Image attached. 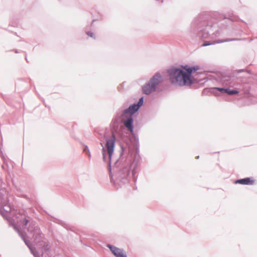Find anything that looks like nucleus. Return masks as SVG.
Masks as SVG:
<instances>
[{"label":"nucleus","instance_id":"obj_10","mask_svg":"<svg viewBox=\"0 0 257 257\" xmlns=\"http://www.w3.org/2000/svg\"><path fill=\"white\" fill-rule=\"evenodd\" d=\"M235 184H239L241 185H251L254 183V180L252 178L246 177L242 179H237L235 181Z\"/></svg>","mask_w":257,"mask_h":257},{"label":"nucleus","instance_id":"obj_24","mask_svg":"<svg viewBox=\"0 0 257 257\" xmlns=\"http://www.w3.org/2000/svg\"><path fill=\"white\" fill-rule=\"evenodd\" d=\"M233 33L235 34V35H240L241 34V31L240 30H238V31L237 32H233Z\"/></svg>","mask_w":257,"mask_h":257},{"label":"nucleus","instance_id":"obj_6","mask_svg":"<svg viewBox=\"0 0 257 257\" xmlns=\"http://www.w3.org/2000/svg\"><path fill=\"white\" fill-rule=\"evenodd\" d=\"M106 246L115 257H127L125 252H123V249L118 248L110 244H107Z\"/></svg>","mask_w":257,"mask_h":257},{"label":"nucleus","instance_id":"obj_7","mask_svg":"<svg viewBox=\"0 0 257 257\" xmlns=\"http://www.w3.org/2000/svg\"><path fill=\"white\" fill-rule=\"evenodd\" d=\"M235 77L230 75H222L220 78V82L224 85H229L232 87L235 85L234 82Z\"/></svg>","mask_w":257,"mask_h":257},{"label":"nucleus","instance_id":"obj_15","mask_svg":"<svg viewBox=\"0 0 257 257\" xmlns=\"http://www.w3.org/2000/svg\"><path fill=\"white\" fill-rule=\"evenodd\" d=\"M12 209L10 207L9 211H11ZM9 211L6 210L4 207H0V214L4 218L7 219V215L5 212H8Z\"/></svg>","mask_w":257,"mask_h":257},{"label":"nucleus","instance_id":"obj_3","mask_svg":"<svg viewBox=\"0 0 257 257\" xmlns=\"http://www.w3.org/2000/svg\"><path fill=\"white\" fill-rule=\"evenodd\" d=\"M208 15L206 13L201 14L199 17V22L197 24L199 30L198 36L202 39H206L210 36H217L219 35L218 30L215 25L207 20Z\"/></svg>","mask_w":257,"mask_h":257},{"label":"nucleus","instance_id":"obj_30","mask_svg":"<svg viewBox=\"0 0 257 257\" xmlns=\"http://www.w3.org/2000/svg\"><path fill=\"white\" fill-rule=\"evenodd\" d=\"M196 158H197V159H198V158H199V156H197V157H196Z\"/></svg>","mask_w":257,"mask_h":257},{"label":"nucleus","instance_id":"obj_12","mask_svg":"<svg viewBox=\"0 0 257 257\" xmlns=\"http://www.w3.org/2000/svg\"><path fill=\"white\" fill-rule=\"evenodd\" d=\"M227 91V87H216L211 88V92L214 93L215 95H218L219 94H226Z\"/></svg>","mask_w":257,"mask_h":257},{"label":"nucleus","instance_id":"obj_20","mask_svg":"<svg viewBox=\"0 0 257 257\" xmlns=\"http://www.w3.org/2000/svg\"><path fill=\"white\" fill-rule=\"evenodd\" d=\"M29 222V220L27 218H25L22 221V223L24 226H27Z\"/></svg>","mask_w":257,"mask_h":257},{"label":"nucleus","instance_id":"obj_9","mask_svg":"<svg viewBox=\"0 0 257 257\" xmlns=\"http://www.w3.org/2000/svg\"><path fill=\"white\" fill-rule=\"evenodd\" d=\"M240 40H241V39H239V38H233V39H226L222 40H220V41H213L212 42L205 41L201 45V46L205 47V46H208L211 45H214L215 44H218V43H220L227 42H230V41H240Z\"/></svg>","mask_w":257,"mask_h":257},{"label":"nucleus","instance_id":"obj_17","mask_svg":"<svg viewBox=\"0 0 257 257\" xmlns=\"http://www.w3.org/2000/svg\"><path fill=\"white\" fill-rule=\"evenodd\" d=\"M29 249L34 257H40L38 251H37L35 248H34L32 246H31Z\"/></svg>","mask_w":257,"mask_h":257},{"label":"nucleus","instance_id":"obj_2","mask_svg":"<svg viewBox=\"0 0 257 257\" xmlns=\"http://www.w3.org/2000/svg\"><path fill=\"white\" fill-rule=\"evenodd\" d=\"M171 83L179 86L193 85V66L181 65L172 66L167 70Z\"/></svg>","mask_w":257,"mask_h":257},{"label":"nucleus","instance_id":"obj_28","mask_svg":"<svg viewBox=\"0 0 257 257\" xmlns=\"http://www.w3.org/2000/svg\"><path fill=\"white\" fill-rule=\"evenodd\" d=\"M157 1H160L161 3H163V0H156Z\"/></svg>","mask_w":257,"mask_h":257},{"label":"nucleus","instance_id":"obj_18","mask_svg":"<svg viewBox=\"0 0 257 257\" xmlns=\"http://www.w3.org/2000/svg\"><path fill=\"white\" fill-rule=\"evenodd\" d=\"M83 152L85 153L86 155H87L89 158L91 157L90 152L87 146H84V148H83Z\"/></svg>","mask_w":257,"mask_h":257},{"label":"nucleus","instance_id":"obj_4","mask_svg":"<svg viewBox=\"0 0 257 257\" xmlns=\"http://www.w3.org/2000/svg\"><path fill=\"white\" fill-rule=\"evenodd\" d=\"M163 82V77L159 72H157L150 80L142 87V91L145 95H150L156 91L159 84Z\"/></svg>","mask_w":257,"mask_h":257},{"label":"nucleus","instance_id":"obj_16","mask_svg":"<svg viewBox=\"0 0 257 257\" xmlns=\"http://www.w3.org/2000/svg\"><path fill=\"white\" fill-rule=\"evenodd\" d=\"M52 217L54 219V220H52V221L54 222H55L57 224H59L64 227H65V225H67V224L63 220H61L60 219H57L56 218L53 217L52 216Z\"/></svg>","mask_w":257,"mask_h":257},{"label":"nucleus","instance_id":"obj_27","mask_svg":"<svg viewBox=\"0 0 257 257\" xmlns=\"http://www.w3.org/2000/svg\"><path fill=\"white\" fill-rule=\"evenodd\" d=\"M25 59H26V61L27 62H29V61L28 60V58H27V55H26V56H25Z\"/></svg>","mask_w":257,"mask_h":257},{"label":"nucleus","instance_id":"obj_14","mask_svg":"<svg viewBox=\"0 0 257 257\" xmlns=\"http://www.w3.org/2000/svg\"><path fill=\"white\" fill-rule=\"evenodd\" d=\"M239 91L237 89H231L229 87H227V91L226 94L228 95H233L238 94Z\"/></svg>","mask_w":257,"mask_h":257},{"label":"nucleus","instance_id":"obj_29","mask_svg":"<svg viewBox=\"0 0 257 257\" xmlns=\"http://www.w3.org/2000/svg\"><path fill=\"white\" fill-rule=\"evenodd\" d=\"M248 73H249V71H246Z\"/></svg>","mask_w":257,"mask_h":257},{"label":"nucleus","instance_id":"obj_23","mask_svg":"<svg viewBox=\"0 0 257 257\" xmlns=\"http://www.w3.org/2000/svg\"><path fill=\"white\" fill-rule=\"evenodd\" d=\"M246 71V70L244 69H238V70H236L235 71V72H236L237 73H240L241 72H245Z\"/></svg>","mask_w":257,"mask_h":257},{"label":"nucleus","instance_id":"obj_22","mask_svg":"<svg viewBox=\"0 0 257 257\" xmlns=\"http://www.w3.org/2000/svg\"><path fill=\"white\" fill-rule=\"evenodd\" d=\"M14 229L15 231H16L19 233V235H20V233H23L22 232H21L20 231V230L19 228V227H18V226L15 224L14 225Z\"/></svg>","mask_w":257,"mask_h":257},{"label":"nucleus","instance_id":"obj_8","mask_svg":"<svg viewBox=\"0 0 257 257\" xmlns=\"http://www.w3.org/2000/svg\"><path fill=\"white\" fill-rule=\"evenodd\" d=\"M49 242L47 238H45L36 244L37 246L43 250V253H47L50 250V246L49 245Z\"/></svg>","mask_w":257,"mask_h":257},{"label":"nucleus","instance_id":"obj_25","mask_svg":"<svg viewBox=\"0 0 257 257\" xmlns=\"http://www.w3.org/2000/svg\"><path fill=\"white\" fill-rule=\"evenodd\" d=\"M224 20H225V22H226V21H228V22H229V23H232V22L230 21V19H225Z\"/></svg>","mask_w":257,"mask_h":257},{"label":"nucleus","instance_id":"obj_5","mask_svg":"<svg viewBox=\"0 0 257 257\" xmlns=\"http://www.w3.org/2000/svg\"><path fill=\"white\" fill-rule=\"evenodd\" d=\"M28 230L32 234L33 237L36 244L46 238L45 237V235L42 233L40 227L38 225L33 226L30 225Z\"/></svg>","mask_w":257,"mask_h":257},{"label":"nucleus","instance_id":"obj_13","mask_svg":"<svg viewBox=\"0 0 257 257\" xmlns=\"http://www.w3.org/2000/svg\"><path fill=\"white\" fill-rule=\"evenodd\" d=\"M20 236L22 239L24 241L25 244L29 248H30L32 246L29 240L27 239V234L25 233H20Z\"/></svg>","mask_w":257,"mask_h":257},{"label":"nucleus","instance_id":"obj_26","mask_svg":"<svg viewBox=\"0 0 257 257\" xmlns=\"http://www.w3.org/2000/svg\"><path fill=\"white\" fill-rule=\"evenodd\" d=\"M13 51H14L16 53H19V52L18 51V50L17 49H15Z\"/></svg>","mask_w":257,"mask_h":257},{"label":"nucleus","instance_id":"obj_19","mask_svg":"<svg viewBox=\"0 0 257 257\" xmlns=\"http://www.w3.org/2000/svg\"><path fill=\"white\" fill-rule=\"evenodd\" d=\"M200 69L199 67L198 66H194V74L198 70ZM196 81V79L195 78V75L194 74V83Z\"/></svg>","mask_w":257,"mask_h":257},{"label":"nucleus","instance_id":"obj_1","mask_svg":"<svg viewBox=\"0 0 257 257\" xmlns=\"http://www.w3.org/2000/svg\"><path fill=\"white\" fill-rule=\"evenodd\" d=\"M144 104V97H141L137 102L131 104L128 107L124 109L120 115L117 113L112 120L113 127L118 128L119 123L128 129L131 134L134 136L131 140L133 146L135 149V152L131 149H126L123 146H121L119 158L115 161L113 167L111 166V160L114 153L116 137L112 135L110 138L106 140V148L103 143L100 144L102 147V159L104 162L106 163V151L108 153V170L111 182L114 186L119 188L122 186L127 184L131 177H133L134 181H137V178L135 177L137 173L136 168L140 164L141 158L139 154V139L138 136L134 133V115L137 113Z\"/></svg>","mask_w":257,"mask_h":257},{"label":"nucleus","instance_id":"obj_21","mask_svg":"<svg viewBox=\"0 0 257 257\" xmlns=\"http://www.w3.org/2000/svg\"><path fill=\"white\" fill-rule=\"evenodd\" d=\"M86 34H87L88 36H89V37H91V38H93L94 39H95V36H94V34H93V32H92L91 31H87V32H86Z\"/></svg>","mask_w":257,"mask_h":257},{"label":"nucleus","instance_id":"obj_11","mask_svg":"<svg viewBox=\"0 0 257 257\" xmlns=\"http://www.w3.org/2000/svg\"><path fill=\"white\" fill-rule=\"evenodd\" d=\"M239 89L243 91L244 94H248L250 90V83L248 80H245L241 83Z\"/></svg>","mask_w":257,"mask_h":257}]
</instances>
